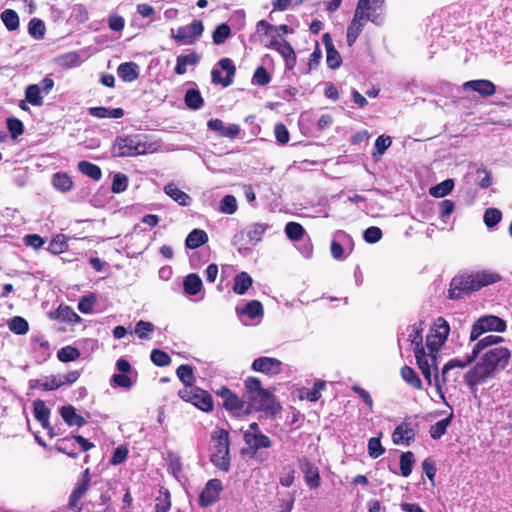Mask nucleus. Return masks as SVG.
Instances as JSON below:
<instances>
[{
	"label": "nucleus",
	"instance_id": "obj_1",
	"mask_svg": "<svg viewBox=\"0 0 512 512\" xmlns=\"http://www.w3.org/2000/svg\"><path fill=\"white\" fill-rule=\"evenodd\" d=\"M510 357L511 352L505 347L487 350L479 361L466 372L464 376L466 384L473 388L482 384L487 379L495 377L499 371L505 369Z\"/></svg>",
	"mask_w": 512,
	"mask_h": 512
},
{
	"label": "nucleus",
	"instance_id": "obj_2",
	"mask_svg": "<svg viewBox=\"0 0 512 512\" xmlns=\"http://www.w3.org/2000/svg\"><path fill=\"white\" fill-rule=\"evenodd\" d=\"M501 276L494 272L462 273L454 276L450 282L448 298L451 300L462 299L481 288L497 283Z\"/></svg>",
	"mask_w": 512,
	"mask_h": 512
},
{
	"label": "nucleus",
	"instance_id": "obj_3",
	"mask_svg": "<svg viewBox=\"0 0 512 512\" xmlns=\"http://www.w3.org/2000/svg\"><path fill=\"white\" fill-rule=\"evenodd\" d=\"M90 469L86 468L76 481L69 497L66 507L56 512H106L101 504L94 501L82 502L91 487Z\"/></svg>",
	"mask_w": 512,
	"mask_h": 512
},
{
	"label": "nucleus",
	"instance_id": "obj_4",
	"mask_svg": "<svg viewBox=\"0 0 512 512\" xmlns=\"http://www.w3.org/2000/svg\"><path fill=\"white\" fill-rule=\"evenodd\" d=\"M423 331L422 323L413 325L412 333L410 334V341L414 345V354L416 363L421 371L423 377L428 385H432V370L437 369V357L435 353L425 351L423 346Z\"/></svg>",
	"mask_w": 512,
	"mask_h": 512
},
{
	"label": "nucleus",
	"instance_id": "obj_5",
	"mask_svg": "<svg viewBox=\"0 0 512 512\" xmlns=\"http://www.w3.org/2000/svg\"><path fill=\"white\" fill-rule=\"evenodd\" d=\"M215 394L223 399L222 407L232 416L244 417L253 412L261 411V405H255L253 401H248L246 398L241 399L227 386H221L215 391Z\"/></svg>",
	"mask_w": 512,
	"mask_h": 512
},
{
	"label": "nucleus",
	"instance_id": "obj_6",
	"mask_svg": "<svg viewBox=\"0 0 512 512\" xmlns=\"http://www.w3.org/2000/svg\"><path fill=\"white\" fill-rule=\"evenodd\" d=\"M370 4L371 2H358L357 4L354 17L347 28L346 40L349 47L354 45L368 21L380 23L379 15L374 13L375 9Z\"/></svg>",
	"mask_w": 512,
	"mask_h": 512
},
{
	"label": "nucleus",
	"instance_id": "obj_7",
	"mask_svg": "<svg viewBox=\"0 0 512 512\" xmlns=\"http://www.w3.org/2000/svg\"><path fill=\"white\" fill-rule=\"evenodd\" d=\"M212 439L215 445L210 460L216 468L228 472L231 462L229 433L225 429H218L212 434Z\"/></svg>",
	"mask_w": 512,
	"mask_h": 512
},
{
	"label": "nucleus",
	"instance_id": "obj_8",
	"mask_svg": "<svg viewBox=\"0 0 512 512\" xmlns=\"http://www.w3.org/2000/svg\"><path fill=\"white\" fill-rule=\"evenodd\" d=\"M245 398L253 401L255 405H261V410L273 409L274 397L271 392L262 387L260 379L248 377L244 381Z\"/></svg>",
	"mask_w": 512,
	"mask_h": 512
},
{
	"label": "nucleus",
	"instance_id": "obj_9",
	"mask_svg": "<svg viewBox=\"0 0 512 512\" xmlns=\"http://www.w3.org/2000/svg\"><path fill=\"white\" fill-rule=\"evenodd\" d=\"M147 146L139 135L118 136L112 147L116 157H132L146 153Z\"/></svg>",
	"mask_w": 512,
	"mask_h": 512
},
{
	"label": "nucleus",
	"instance_id": "obj_10",
	"mask_svg": "<svg viewBox=\"0 0 512 512\" xmlns=\"http://www.w3.org/2000/svg\"><path fill=\"white\" fill-rule=\"evenodd\" d=\"M178 396L204 412H212L214 410L212 395L198 386L184 387L178 391Z\"/></svg>",
	"mask_w": 512,
	"mask_h": 512
},
{
	"label": "nucleus",
	"instance_id": "obj_11",
	"mask_svg": "<svg viewBox=\"0 0 512 512\" xmlns=\"http://www.w3.org/2000/svg\"><path fill=\"white\" fill-rule=\"evenodd\" d=\"M507 328L505 320L496 315H485L478 318L472 325L470 341L477 340L487 331L504 332Z\"/></svg>",
	"mask_w": 512,
	"mask_h": 512
},
{
	"label": "nucleus",
	"instance_id": "obj_12",
	"mask_svg": "<svg viewBox=\"0 0 512 512\" xmlns=\"http://www.w3.org/2000/svg\"><path fill=\"white\" fill-rule=\"evenodd\" d=\"M449 333L450 326L448 322L443 317L437 318L430 333L426 337V347L428 350H430L431 353H435L437 356L439 349L447 340Z\"/></svg>",
	"mask_w": 512,
	"mask_h": 512
},
{
	"label": "nucleus",
	"instance_id": "obj_13",
	"mask_svg": "<svg viewBox=\"0 0 512 512\" xmlns=\"http://www.w3.org/2000/svg\"><path fill=\"white\" fill-rule=\"evenodd\" d=\"M476 355L471 352V354L467 355L465 359H451L448 361L442 368L441 374L438 373V368L436 370H432V373L434 372L433 381L434 385L437 389V391L440 393V397L444 399V394L442 392V384H445L447 382V374L451 369L454 368H465L469 366L474 360L476 359Z\"/></svg>",
	"mask_w": 512,
	"mask_h": 512
},
{
	"label": "nucleus",
	"instance_id": "obj_14",
	"mask_svg": "<svg viewBox=\"0 0 512 512\" xmlns=\"http://www.w3.org/2000/svg\"><path fill=\"white\" fill-rule=\"evenodd\" d=\"M204 26L201 20H194L189 25L180 26L176 32H172L171 37L178 43L184 45L194 44L202 35Z\"/></svg>",
	"mask_w": 512,
	"mask_h": 512
},
{
	"label": "nucleus",
	"instance_id": "obj_15",
	"mask_svg": "<svg viewBox=\"0 0 512 512\" xmlns=\"http://www.w3.org/2000/svg\"><path fill=\"white\" fill-rule=\"evenodd\" d=\"M418 428V423L402 421L392 433L393 443L396 445H410L415 440Z\"/></svg>",
	"mask_w": 512,
	"mask_h": 512
},
{
	"label": "nucleus",
	"instance_id": "obj_16",
	"mask_svg": "<svg viewBox=\"0 0 512 512\" xmlns=\"http://www.w3.org/2000/svg\"><path fill=\"white\" fill-rule=\"evenodd\" d=\"M222 490L223 486L220 479H210L199 495V505L201 507H208L216 503L220 498Z\"/></svg>",
	"mask_w": 512,
	"mask_h": 512
},
{
	"label": "nucleus",
	"instance_id": "obj_17",
	"mask_svg": "<svg viewBox=\"0 0 512 512\" xmlns=\"http://www.w3.org/2000/svg\"><path fill=\"white\" fill-rule=\"evenodd\" d=\"M218 65L226 72V76L222 77V73L218 69H213L211 72L212 83L220 84L223 87H228L233 83V77L236 73V67L232 60L229 58H222L219 60Z\"/></svg>",
	"mask_w": 512,
	"mask_h": 512
},
{
	"label": "nucleus",
	"instance_id": "obj_18",
	"mask_svg": "<svg viewBox=\"0 0 512 512\" xmlns=\"http://www.w3.org/2000/svg\"><path fill=\"white\" fill-rule=\"evenodd\" d=\"M244 442L247 444L248 449H242L241 453H249L251 457H256L260 449H268L272 446V440L265 434H249L243 433Z\"/></svg>",
	"mask_w": 512,
	"mask_h": 512
},
{
	"label": "nucleus",
	"instance_id": "obj_19",
	"mask_svg": "<svg viewBox=\"0 0 512 512\" xmlns=\"http://www.w3.org/2000/svg\"><path fill=\"white\" fill-rule=\"evenodd\" d=\"M299 467L307 487L309 489H318L322 483L318 467L306 457L299 459Z\"/></svg>",
	"mask_w": 512,
	"mask_h": 512
},
{
	"label": "nucleus",
	"instance_id": "obj_20",
	"mask_svg": "<svg viewBox=\"0 0 512 512\" xmlns=\"http://www.w3.org/2000/svg\"><path fill=\"white\" fill-rule=\"evenodd\" d=\"M268 47L276 50L283 57V59L285 61V68L287 70L294 69L296 62H297V56H296V53H295L293 47L287 40L273 39L270 41V44Z\"/></svg>",
	"mask_w": 512,
	"mask_h": 512
},
{
	"label": "nucleus",
	"instance_id": "obj_21",
	"mask_svg": "<svg viewBox=\"0 0 512 512\" xmlns=\"http://www.w3.org/2000/svg\"><path fill=\"white\" fill-rule=\"evenodd\" d=\"M33 413L35 419L41 424L42 428L47 430L48 436L50 438L55 437L57 434L54 432L49 422L51 411L43 400L37 399L33 402Z\"/></svg>",
	"mask_w": 512,
	"mask_h": 512
},
{
	"label": "nucleus",
	"instance_id": "obj_22",
	"mask_svg": "<svg viewBox=\"0 0 512 512\" xmlns=\"http://www.w3.org/2000/svg\"><path fill=\"white\" fill-rule=\"evenodd\" d=\"M252 369L264 374L277 375L281 373L282 362L277 358L263 356L253 361Z\"/></svg>",
	"mask_w": 512,
	"mask_h": 512
},
{
	"label": "nucleus",
	"instance_id": "obj_23",
	"mask_svg": "<svg viewBox=\"0 0 512 512\" xmlns=\"http://www.w3.org/2000/svg\"><path fill=\"white\" fill-rule=\"evenodd\" d=\"M207 126L210 130L215 131L219 137L234 139L240 133L239 125L230 124L229 126H225L223 121L218 118L210 119L207 122Z\"/></svg>",
	"mask_w": 512,
	"mask_h": 512
},
{
	"label": "nucleus",
	"instance_id": "obj_24",
	"mask_svg": "<svg viewBox=\"0 0 512 512\" xmlns=\"http://www.w3.org/2000/svg\"><path fill=\"white\" fill-rule=\"evenodd\" d=\"M463 89H470L474 92H477L482 97L492 96L496 92L495 84L492 81L486 79L467 81L463 84Z\"/></svg>",
	"mask_w": 512,
	"mask_h": 512
},
{
	"label": "nucleus",
	"instance_id": "obj_25",
	"mask_svg": "<svg viewBox=\"0 0 512 512\" xmlns=\"http://www.w3.org/2000/svg\"><path fill=\"white\" fill-rule=\"evenodd\" d=\"M323 44L326 48V62L329 68L337 69L342 64V58L333 45L332 38L329 33H325L322 37Z\"/></svg>",
	"mask_w": 512,
	"mask_h": 512
},
{
	"label": "nucleus",
	"instance_id": "obj_26",
	"mask_svg": "<svg viewBox=\"0 0 512 512\" xmlns=\"http://www.w3.org/2000/svg\"><path fill=\"white\" fill-rule=\"evenodd\" d=\"M60 415L68 426L82 427L86 424L85 418L78 414L72 405L62 406L60 408Z\"/></svg>",
	"mask_w": 512,
	"mask_h": 512
},
{
	"label": "nucleus",
	"instance_id": "obj_27",
	"mask_svg": "<svg viewBox=\"0 0 512 512\" xmlns=\"http://www.w3.org/2000/svg\"><path fill=\"white\" fill-rule=\"evenodd\" d=\"M61 386V379L55 375H50L45 379H32L29 381L30 389H41L42 391L56 390Z\"/></svg>",
	"mask_w": 512,
	"mask_h": 512
},
{
	"label": "nucleus",
	"instance_id": "obj_28",
	"mask_svg": "<svg viewBox=\"0 0 512 512\" xmlns=\"http://www.w3.org/2000/svg\"><path fill=\"white\" fill-rule=\"evenodd\" d=\"M117 74L124 82H133L139 77V67L134 62H124L118 66Z\"/></svg>",
	"mask_w": 512,
	"mask_h": 512
},
{
	"label": "nucleus",
	"instance_id": "obj_29",
	"mask_svg": "<svg viewBox=\"0 0 512 512\" xmlns=\"http://www.w3.org/2000/svg\"><path fill=\"white\" fill-rule=\"evenodd\" d=\"M200 55L196 52H191L186 55H179L176 59L174 72L177 75H183L187 71V65H195L200 61Z\"/></svg>",
	"mask_w": 512,
	"mask_h": 512
},
{
	"label": "nucleus",
	"instance_id": "obj_30",
	"mask_svg": "<svg viewBox=\"0 0 512 512\" xmlns=\"http://www.w3.org/2000/svg\"><path fill=\"white\" fill-rule=\"evenodd\" d=\"M88 114L96 118H112L119 119L124 116V110L122 108H107L103 106L90 107Z\"/></svg>",
	"mask_w": 512,
	"mask_h": 512
},
{
	"label": "nucleus",
	"instance_id": "obj_31",
	"mask_svg": "<svg viewBox=\"0 0 512 512\" xmlns=\"http://www.w3.org/2000/svg\"><path fill=\"white\" fill-rule=\"evenodd\" d=\"M164 192L181 206H188L191 203V197L173 183L167 184Z\"/></svg>",
	"mask_w": 512,
	"mask_h": 512
},
{
	"label": "nucleus",
	"instance_id": "obj_32",
	"mask_svg": "<svg viewBox=\"0 0 512 512\" xmlns=\"http://www.w3.org/2000/svg\"><path fill=\"white\" fill-rule=\"evenodd\" d=\"M208 242V235L204 230L193 229L186 237L185 245L189 249H197Z\"/></svg>",
	"mask_w": 512,
	"mask_h": 512
},
{
	"label": "nucleus",
	"instance_id": "obj_33",
	"mask_svg": "<svg viewBox=\"0 0 512 512\" xmlns=\"http://www.w3.org/2000/svg\"><path fill=\"white\" fill-rule=\"evenodd\" d=\"M203 287V283L199 275L195 273L188 274L183 282L184 292L189 296L197 295Z\"/></svg>",
	"mask_w": 512,
	"mask_h": 512
},
{
	"label": "nucleus",
	"instance_id": "obj_34",
	"mask_svg": "<svg viewBox=\"0 0 512 512\" xmlns=\"http://www.w3.org/2000/svg\"><path fill=\"white\" fill-rule=\"evenodd\" d=\"M253 279L247 272H240L235 276L233 291L238 295H244L252 286Z\"/></svg>",
	"mask_w": 512,
	"mask_h": 512
},
{
	"label": "nucleus",
	"instance_id": "obj_35",
	"mask_svg": "<svg viewBox=\"0 0 512 512\" xmlns=\"http://www.w3.org/2000/svg\"><path fill=\"white\" fill-rule=\"evenodd\" d=\"M185 105L192 110H198L204 105V99L198 89H188L184 96Z\"/></svg>",
	"mask_w": 512,
	"mask_h": 512
},
{
	"label": "nucleus",
	"instance_id": "obj_36",
	"mask_svg": "<svg viewBox=\"0 0 512 512\" xmlns=\"http://www.w3.org/2000/svg\"><path fill=\"white\" fill-rule=\"evenodd\" d=\"M55 319L67 323H76L81 320L79 315L71 307L63 305H60L55 311Z\"/></svg>",
	"mask_w": 512,
	"mask_h": 512
},
{
	"label": "nucleus",
	"instance_id": "obj_37",
	"mask_svg": "<svg viewBox=\"0 0 512 512\" xmlns=\"http://www.w3.org/2000/svg\"><path fill=\"white\" fill-rule=\"evenodd\" d=\"M78 170L82 174L96 181L100 180L102 177V171L100 167L86 160H82L78 163Z\"/></svg>",
	"mask_w": 512,
	"mask_h": 512
},
{
	"label": "nucleus",
	"instance_id": "obj_38",
	"mask_svg": "<svg viewBox=\"0 0 512 512\" xmlns=\"http://www.w3.org/2000/svg\"><path fill=\"white\" fill-rule=\"evenodd\" d=\"M171 508V494L170 492L161 487L159 495L155 499V512H168Z\"/></svg>",
	"mask_w": 512,
	"mask_h": 512
},
{
	"label": "nucleus",
	"instance_id": "obj_39",
	"mask_svg": "<svg viewBox=\"0 0 512 512\" xmlns=\"http://www.w3.org/2000/svg\"><path fill=\"white\" fill-rule=\"evenodd\" d=\"M52 184L55 189L61 192H68L73 187V181L71 177L66 173H55L52 177Z\"/></svg>",
	"mask_w": 512,
	"mask_h": 512
},
{
	"label": "nucleus",
	"instance_id": "obj_40",
	"mask_svg": "<svg viewBox=\"0 0 512 512\" xmlns=\"http://www.w3.org/2000/svg\"><path fill=\"white\" fill-rule=\"evenodd\" d=\"M453 414L451 413L444 419L439 420L435 424L431 425L429 433L430 437L434 440L441 438L447 431L448 426L451 424Z\"/></svg>",
	"mask_w": 512,
	"mask_h": 512
},
{
	"label": "nucleus",
	"instance_id": "obj_41",
	"mask_svg": "<svg viewBox=\"0 0 512 512\" xmlns=\"http://www.w3.org/2000/svg\"><path fill=\"white\" fill-rule=\"evenodd\" d=\"M454 188L453 179H446L439 184L431 187L429 193L435 198H443L448 195Z\"/></svg>",
	"mask_w": 512,
	"mask_h": 512
},
{
	"label": "nucleus",
	"instance_id": "obj_42",
	"mask_svg": "<svg viewBox=\"0 0 512 512\" xmlns=\"http://www.w3.org/2000/svg\"><path fill=\"white\" fill-rule=\"evenodd\" d=\"M176 374L185 387L195 386V376L192 366L187 364L180 365L176 370Z\"/></svg>",
	"mask_w": 512,
	"mask_h": 512
},
{
	"label": "nucleus",
	"instance_id": "obj_43",
	"mask_svg": "<svg viewBox=\"0 0 512 512\" xmlns=\"http://www.w3.org/2000/svg\"><path fill=\"white\" fill-rule=\"evenodd\" d=\"M267 229V224L253 223L247 228L246 235L251 242L258 243L262 240Z\"/></svg>",
	"mask_w": 512,
	"mask_h": 512
},
{
	"label": "nucleus",
	"instance_id": "obj_44",
	"mask_svg": "<svg viewBox=\"0 0 512 512\" xmlns=\"http://www.w3.org/2000/svg\"><path fill=\"white\" fill-rule=\"evenodd\" d=\"M25 98L28 103L33 106H41L43 98L41 96L40 86L37 84H30L25 89Z\"/></svg>",
	"mask_w": 512,
	"mask_h": 512
},
{
	"label": "nucleus",
	"instance_id": "obj_45",
	"mask_svg": "<svg viewBox=\"0 0 512 512\" xmlns=\"http://www.w3.org/2000/svg\"><path fill=\"white\" fill-rule=\"evenodd\" d=\"M392 144L390 136L381 135L375 140L374 150L372 151V158L378 161L380 157Z\"/></svg>",
	"mask_w": 512,
	"mask_h": 512
},
{
	"label": "nucleus",
	"instance_id": "obj_46",
	"mask_svg": "<svg viewBox=\"0 0 512 512\" xmlns=\"http://www.w3.org/2000/svg\"><path fill=\"white\" fill-rule=\"evenodd\" d=\"M401 376L403 380L407 382L409 385H411L413 388L418 390L422 389V381L413 368L406 365L403 366L401 368Z\"/></svg>",
	"mask_w": 512,
	"mask_h": 512
},
{
	"label": "nucleus",
	"instance_id": "obj_47",
	"mask_svg": "<svg viewBox=\"0 0 512 512\" xmlns=\"http://www.w3.org/2000/svg\"><path fill=\"white\" fill-rule=\"evenodd\" d=\"M28 33L34 39H43L46 33L44 22L39 18H33L28 24Z\"/></svg>",
	"mask_w": 512,
	"mask_h": 512
},
{
	"label": "nucleus",
	"instance_id": "obj_48",
	"mask_svg": "<svg viewBox=\"0 0 512 512\" xmlns=\"http://www.w3.org/2000/svg\"><path fill=\"white\" fill-rule=\"evenodd\" d=\"M10 331L17 335H24L29 331V324L26 319L21 316H14L8 322Z\"/></svg>",
	"mask_w": 512,
	"mask_h": 512
},
{
	"label": "nucleus",
	"instance_id": "obj_49",
	"mask_svg": "<svg viewBox=\"0 0 512 512\" xmlns=\"http://www.w3.org/2000/svg\"><path fill=\"white\" fill-rule=\"evenodd\" d=\"M80 355V351L71 345L64 346L57 352V358L64 363L75 361Z\"/></svg>",
	"mask_w": 512,
	"mask_h": 512
},
{
	"label": "nucleus",
	"instance_id": "obj_50",
	"mask_svg": "<svg viewBox=\"0 0 512 512\" xmlns=\"http://www.w3.org/2000/svg\"><path fill=\"white\" fill-rule=\"evenodd\" d=\"M415 459L411 451L403 452L400 456V471L403 477H408L412 473Z\"/></svg>",
	"mask_w": 512,
	"mask_h": 512
},
{
	"label": "nucleus",
	"instance_id": "obj_51",
	"mask_svg": "<svg viewBox=\"0 0 512 512\" xmlns=\"http://www.w3.org/2000/svg\"><path fill=\"white\" fill-rule=\"evenodd\" d=\"M1 20L9 31H15L19 27L18 14L12 9H6L1 13Z\"/></svg>",
	"mask_w": 512,
	"mask_h": 512
},
{
	"label": "nucleus",
	"instance_id": "obj_52",
	"mask_svg": "<svg viewBox=\"0 0 512 512\" xmlns=\"http://www.w3.org/2000/svg\"><path fill=\"white\" fill-rule=\"evenodd\" d=\"M502 340L503 338L501 336L488 335L478 340V342L474 345L472 351L476 355V357H478L482 350L494 344L500 343Z\"/></svg>",
	"mask_w": 512,
	"mask_h": 512
},
{
	"label": "nucleus",
	"instance_id": "obj_53",
	"mask_svg": "<svg viewBox=\"0 0 512 512\" xmlns=\"http://www.w3.org/2000/svg\"><path fill=\"white\" fill-rule=\"evenodd\" d=\"M285 233L291 241H299L303 238L305 229L297 222H288L285 226Z\"/></svg>",
	"mask_w": 512,
	"mask_h": 512
},
{
	"label": "nucleus",
	"instance_id": "obj_54",
	"mask_svg": "<svg viewBox=\"0 0 512 512\" xmlns=\"http://www.w3.org/2000/svg\"><path fill=\"white\" fill-rule=\"evenodd\" d=\"M68 244L65 240L64 235H57L49 243L47 250L53 255H59L67 251Z\"/></svg>",
	"mask_w": 512,
	"mask_h": 512
},
{
	"label": "nucleus",
	"instance_id": "obj_55",
	"mask_svg": "<svg viewBox=\"0 0 512 512\" xmlns=\"http://www.w3.org/2000/svg\"><path fill=\"white\" fill-rule=\"evenodd\" d=\"M326 382L323 380H317L311 389L306 390L305 395H301V398H305L310 402H316L321 397V392L325 389Z\"/></svg>",
	"mask_w": 512,
	"mask_h": 512
},
{
	"label": "nucleus",
	"instance_id": "obj_56",
	"mask_svg": "<svg viewBox=\"0 0 512 512\" xmlns=\"http://www.w3.org/2000/svg\"><path fill=\"white\" fill-rule=\"evenodd\" d=\"M155 330V326L153 323L149 321L139 320L135 324V334L140 339H149L150 334H152Z\"/></svg>",
	"mask_w": 512,
	"mask_h": 512
},
{
	"label": "nucleus",
	"instance_id": "obj_57",
	"mask_svg": "<svg viewBox=\"0 0 512 512\" xmlns=\"http://www.w3.org/2000/svg\"><path fill=\"white\" fill-rule=\"evenodd\" d=\"M231 35V28L228 24L218 25L212 34L213 42L217 45L224 43Z\"/></svg>",
	"mask_w": 512,
	"mask_h": 512
},
{
	"label": "nucleus",
	"instance_id": "obj_58",
	"mask_svg": "<svg viewBox=\"0 0 512 512\" xmlns=\"http://www.w3.org/2000/svg\"><path fill=\"white\" fill-rule=\"evenodd\" d=\"M240 313L248 315L251 319H254L263 315V305L258 300H251L245 305Z\"/></svg>",
	"mask_w": 512,
	"mask_h": 512
},
{
	"label": "nucleus",
	"instance_id": "obj_59",
	"mask_svg": "<svg viewBox=\"0 0 512 512\" xmlns=\"http://www.w3.org/2000/svg\"><path fill=\"white\" fill-rule=\"evenodd\" d=\"M483 220L488 228H492L502 220V212L498 208H488L484 212Z\"/></svg>",
	"mask_w": 512,
	"mask_h": 512
},
{
	"label": "nucleus",
	"instance_id": "obj_60",
	"mask_svg": "<svg viewBox=\"0 0 512 512\" xmlns=\"http://www.w3.org/2000/svg\"><path fill=\"white\" fill-rule=\"evenodd\" d=\"M151 361L158 367H165L171 363V357L161 349H153L150 355Z\"/></svg>",
	"mask_w": 512,
	"mask_h": 512
},
{
	"label": "nucleus",
	"instance_id": "obj_61",
	"mask_svg": "<svg viewBox=\"0 0 512 512\" xmlns=\"http://www.w3.org/2000/svg\"><path fill=\"white\" fill-rule=\"evenodd\" d=\"M270 82L271 76L267 69L263 66L257 67L252 76V83L259 86H265Z\"/></svg>",
	"mask_w": 512,
	"mask_h": 512
},
{
	"label": "nucleus",
	"instance_id": "obj_62",
	"mask_svg": "<svg viewBox=\"0 0 512 512\" xmlns=\"http://www.w3.org/2000/svg\"><path fill=\"white\" fill-rule=\"evenodd\" d=\"M7 129L12 139H17L24 133V125L22 121L14 117L7 118Z\"/></svg>",
	"mask_w": 512,
	"mask_h": 512
},
{
	"label": "nucleus",
	"instance_id": "obj_63",
	"mask_svg": "<svg viewBox=\"0 0 512 512\" xmlns=\"http://www.w3.org/2000/svg\"><path fill=\"white\" fill-rule=\"evenodd\" d=\"M237 200L233 195H226L220 202L219 210L225 214H234L237 211Z\"/></svg>",
	"mask_w": 512,
	"mask_h": 512
},
{
	"label": "nucleus",
	"instance_id": "obj_64",
	"mask_svg": "<svg viewBox=\"0 0 512 512\" xmlns=\"http://www.w3.org/2000/svg\"><path fill=\"white\" fill-rule=\"evenodd\" d=\"M96 296L93 293L81 297L78 302V310L83 314H91L93 312Z\"/></svg>",
	"mask_w": 512,
	"mask_h": 512
}]
</instances>
